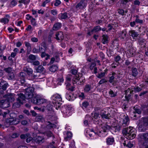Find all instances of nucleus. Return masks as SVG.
<instances>
[{
    "instance_id": "f257e3e1",
    "label": "nucleus",
    "mask_w": 148,
    "mask_h": 148,
    "mask_svg": "<svg viewBox=\"0 0 148 148\" xmlns=\"http://www.w3.org/2000/svg\"><path fill=\"white\" fill-rule=\"evenodd\" d=\"M135 129L130 127L128 128H125L123 130L122 132L128 139L132 140L134 138L136 135L135 134Z\"/></svg>"
},
{
    "instance_id": "f03ea898",
    "label": "nucleus",
    "mask_w": 148,
    "mask_h": 148,
    "mask_svg": "<svg viewBox=\"0 0 148 148\" xmlns=\"http://www.w3.org/2000/svg\"><path fill=\"white\" fill-rule=\"evenodd\" d=\"M51 99L53 100L52 103L54 105V107L56 109H58L61 105L60 102L62 100L61 95L58 94H55L52 96Z\"/></svg>"
},
{
    "instance_id": "7ed1b4c3",
    "label": "nucleus",
    "mask_w": 148,
    "mask_h": 148,
    "mask_svg": "<svg viewBox=\"0 0 148 148\" xmlns=\"http://www.w3.org/2000/svg\"><path fill=\"white\" fill-rule=\"evenodd\" d=\"M29 101L34 104L40 105L46 103L47 100L45 99L41 98L37 95L29 100Z\"/></svg>"
},
{
    "instance_id": "20e7f679",
    "label": "nucleus",
    "mask_w": 148,
    "mask_h": 148,
    "mask_svg": "<svg viewBox=\"0 0 148 148\" xmlns=\"http://www.w3.org/2000/svg\"><path fill=\"white\" fill-rule=\"evenodd\" d=\"M111 128L110 126L108 125L107 124L103 125L102 127V129L103 130L100 131L98 129L97 130L96 129L94 131L92 130V132H93L95 134L98 135L99 136L101 137L102 136V134L103 132H106L107 130H110Z\"/></svg>"
},
{
    "instance_id": "39448f33",
    "label": "nucleus",
    "mask_w": 148,
    "mask_h": 148,
    "mask_svg": "<svg viewBox=\"0 0 148 148\" xmlns=\"http://www.w3.org/2000/svg\"><path fill=\"white\" fill-rule=\"evenodd\" d=\"M142 88L138 86L134 88L133 90H131L130 89H128L125 91V97L126 100H128L130 98L131 94L133 93L134 91L135 92H138L140 91Z\"/></svg>"
},
{
    "instance_id": "423d86ee",
    "label": "nucleus",
    "mask_w": 148,
    "mask_h": 148,
    "mask_svg": "<svg viewBox=\"0 0 148 148\" xmlns=\"http://www.w3.org/2000/svg\"><path fill=\"white\" fill-rule=\"evenodd\" d=\"M121 120L120 122V125L122 127H125L128 126L129 124V119L128 116L125 114H123L121 116Z\"/></svg>"
},
{
    "instance_id": "0eeeda50",
    "label": "nucleus",
    "mask_w": 148,
    "mask_h": 148,
    "mask_svg": "<svg viewBox=\"0 0 148 148\" xmlns=\"http://www.w3.org/2000/svg\"><path fill=\"white\" fill-rule=\"evenodd\" d=\"M34 88L32 87H29L26 89L25 95L27 99H32L33 97V92Z\"/></svg>"
},
{
    "instance_id": "6e6552de",
    "label": "nucleus",
    "mask_w": 148,
    "mask_h": 148,
    "mask_svg": "<svg viewBox=\"0 0 148 148\" xmlns=\"http://www.w3.org/2000/svg\"><path fill=\"white\" fill-rule=\"evenodd\" d=\"M71 108L69 106L64 105L61 109V111H62L63 112V115L65 117H66L71 115Z\"/></svg>"
},
{
    "instance_id": "1a4fd4ad",
    "label": "nucleus",
    "mask_w": 148,
    "mask_h": 148,
    "mask_svg": "<svg viewBox=\"0 0 148 148\" xmlns=\"http://www.w3.org/2000/svg\"><path fill=\"white\" fill-rule=\"evenodd\" d=\"M25 73L23 72H21L19 73L17 79V82L18 83H20L21 84H19L20 85L21 84L22 85H23L25 83Z\"/></svg>"
},
{
    "instance_id": "9d476101",
    "label": "nucleus",
    "mask_w": 148,
    "mask_h": 148,
    "mask_svg": "<svg viewBox=\"0 0 148 148\" xmlns=\"http://www.w3.org/2000/svg\"><path fill=\"white\" fill-rule=\"evenodd\" d=\"M141 137L144 140L141 143L142 145L145 147V148H148V132L143 134Z\"/></svg>"
},
{
    "instance_id": "9b49d317",
    "label": "nucleus",
    "mask_w": 148,
    "mask_h": 148,
    "mask_svg": "<svg viewBox=\"0 0 148 148\" xmlns=\"http://www.w3.org/2000/svg\"><path fill=\"white\" fill-rule=\"evenodd\" d=\"M87 3V1L85 0H81L75 6V8L77 10L84 8L86 7Z\"/></svg>"
},
{
    "instance_id": "f8f14e48",
    "label": "nucleus",
    "mask_w": 148,
    "mask_h": 148,
    "mask_svg": "<svg viewBox=\"0 0 148 148\" xmlns=\"http://www.w3.org/2000/svg\"><path fill=\"white\" fill-rule=\"evenodd\" d=\"M83 77L79 78L78 76L76 75L74 76L73 78V83L74 84H80L81 83V82L82 80V82H84L85 79L84 78L83 79Z\"/></svg>"
},
{
    "instance_id": "ddd939ff",
    "label": "nucleus",
    "mask_w": 148,
    "mask_h": 148,
    "mask_svg": "<svg viewBox=\"0 0 148 148\" xmlns=\"http://www.w3.org/2000/svg\"><path fill=\"white\" fill-rule=\"evenodd\" d=\"M7 122H9L10 124L16 125L19 122V120L15 118H11L7 120Z\"/></svg>"
},
{
    "instance_id": "4468645a",
    "label": "nucleus",
    "mask_w": 148,
    "mask_h": 148,
    "mask_svg": "<svg viewBox=\"0 0 148 148\" xmlns=\"http://www.w3.org/2000/svg\"><path fill=\"white\" fill-rule=\"evenodd\" d=\"M44 138L43 137L39 136H36L33 139V142H36L38 144L42 143L43 142Z\"/></svg>"
},
{
    "instance_id": "2eb2a0df",
    "label": "nucleus",
    "mask_w": 148,
    "mask_h": 148,
    "mask_svg": "<svg viewBox=\"0 0 148 148\" xmlns=\"http://www.w3.org/2000/svg\"><path fill=\"white\" fill-rule=\"evenodd\" d=\"M5 97L6 99L5 100H7V101L10 103L13 101L14 100V98L13 94L8 93L5 95Z\"/></svg>"
},
{
    "instance_id": "dca6fc26",
    "label": "nucleus",
    "mask_w": 148,
    "mask_h": 148,
    "mask_svg": "<svg viewBox=\"0 0 148 148\" xmlns=\"http://www.w3.org/2000/svg\"><path fill=\"white\" fill-rule=\"evenodd\" d=\"M90 117L93 121H95V119L98 120L100 118L99 113L97 112H93L91 113Z\"/></svg>"
},
{
    "instance_id": "f3484780",
    "label": "nucleus",
    "mask_w": 148,
    "mask_h": 148,
    "mask_svg": "<svg viewBox=\"0 0 148 148\" xmlns=\"http://www.w3.org/2000/svg\"><path fill=\"white\" fill-rule=\"evenodd\" d=\"M56 38L58 40H63L64 38L63 33L61 32H59L56 33Z\"/></svg>"
},
{
    "instance_id": "a211bd4d",
    "label": "nucleus",
    "mask_w": 148,
    "mask_h": 148,
    "mask_svg": "<svg viewBox=\"0 0 148 148\" xmlns=\"http://www.w3.org/2000/svg\"><path fill=\"white\" fill-rule=\"evenodd\" d=\"M26 99V96L22 93H20L18 95V97L17 99V101H20L21 103H23V101Z\"/></svg>"
},
{
    "instance_id": "6ab92c4d",
    "label": "nucleus",
    "mask_w": 148,
    "mask_h": 148,
    "mask_svg": "<svg viewBox=\"0 0 148 148\" xmlns=\"http://www.w3.org/2000/svg\"><path fill=\"white\" fill-rule=\"evenodd\" d=\"M0 103L2 104L1 106L3 108H6L10 106V102L8 101L7 100H2L0 101Z\"/></svg>"
},
{
    "instance_id": "aec40b11",
    "label": "nucleus",
    "mask_w": 148,
    "mask_h": 148,
    "mask_svg": "<svg viewBox=\"0 0 148 148\" xmlns=\"http://www.w3.org/2000/svg\"><path fill=\"white\" fill-rule=\"evenodd\" d=\"M101 116L102 118L107 119H109L111 117L110 113L106 114V111H103V112H101Z\"/></svg>"
},
{
    "instance_id": "412c9836",
    "label": "nucleus",
    "mask_w": 148,
    "mask_h": 148,
    "mask_svg": "<svg viewBox=\"0 0 148 148\" xmlns=\"http://www.w3.org/2000/svg\"><path fill=\"white\" fill-rule=\"evenodd\" d=\"M129 33V35L130 36H131L133 39L135 38L138 35V33L134 30H131L130 31Z\"/></svg>"
},
{
    "instance_id": "4be33fe9",
    "label": "nucleus",
    "mask_w": 148,
    "mask_h": 148,
    "mask_svg": "<svg viewBox=\"0 0 148 148\" xmlns=\"http://www.w3.org/2000/svg\"><path fill=\"white\" fill-rule=\"evenodd\" d=\"M24 71L27 73L29 76L32 75L33 70L28 66H26L24 68Z\"/></svg>"
},
{
    "instance_id": "5701e85b",
    "label": "nucleus",
    "mask_w": 148,
    "mask_h": 148,
    "mask_svg": "<svg viewBox=\"0 0 148 148\" xmlns=\"http://www.w3.org/2000/svg\"><path fill=\"white\" fill-rule=\"evenodd\" d=\"M10 17L8 15H6L5 17L0 19V22L1 23L5 24L8 23L10 20Z\"/></svg>"
},
{
    "instance_id": "b1692460",
    "label": "nucleus",
    "mask_w": 148,
    "mask_h": 148,
    "mask_svg": "<svg viewBox=\"0 0 148 148\" xmlns=\"http://www.w3.org/2000/svg\"><path fill=\"white\" fill-rule=\"evenodd\" d=\"M127 32L125 29L120 31L119 33V37L121 38L124 39L126 36Z\"/></svg>"
},
{
    "instance_id": "393cba45",
    "label": "nucleus",
    "mask_w": 148,
    "mask_h": 148,
    "mask_svg": "<svg viewBox=\"0 0 148 148\" xmlns=\"http://www.w3.org/2000/svg\"><path fill=\"white\" fill-rule=\"evenodd\" d=\"M36 59V56L33 54L30 55L27 59V61L28 62L31 63L33 62Z\"/></svg>"
},
{
    "instance_id": "a878e982",
    "label": "nucleus",
    "mask_w": 148,
    "mask_h": 148,
    "mask_svg": "<svg viewBox=\"0 0 148 148\" xmlns=\"http://www.w3.org/2000/svg\"><path fill=\"white\" fill-rule=\"evenodd\" d=\"M0 85H2V89L5 90H6L8 86V83L4 80H2L0 82Z\"/></svg>"
},
{
    "instance_id": "bb28decb",
    "label": "nucleus",
    "mask_w": 148,
    "mask_h": 148,
    "mask_svg": "<svg viewBox=\"0 0 148 148\" xmlns=\"http://www.w3.org/2000/svg\"><path fill=\"white\" fill-rule=\"evenodd\" d=\"M102 42L103 44H106L108 43V37L106 34H103L102 36Z\"/></svg>"
},
{
    "instance_id": "cd10ccee",
    "label": "nucleus",
    "mask_w": 148,
    "mask_h": 148,
    "mask_svg": "<svg viewBox=\"0 0 148 148\" xmlns=\"http://www.w3.org/2000/svg\"><path fill=\"white\" fill-rule=\"evenodd\" d=\"M61 24L60 23H55L53 27V30H57L60 28L61 27Z\"/></svg>"
},
{
    "instance_id": "c85d7f7f",
    "label": "nucleus",
    "mask_w": 148,
    "mask_h": 148,
    "mask_svg": "<svg viewBox=\"0 0 148 148\" xmlns=\"http://www.w3.org/2000/svg\"><path fill=\"white\" fill-rule=\"evenodd\" d=\"M35 69L37 73H41L45 71V68L42 65H39L38 67H36Z\"/></svg>"
},
{
    "instance_id": "c756f323",
    "label": "nucleus",
    "mask_w": 148,
    "mask_h": 148,
    "mask_svg": "<svg viewBox=\"0 0 148 148\" xmlns=\"http://www.w3.org/2000/svg\"><path fill=\"white\" fill-rule=\"evenodd\" d=\"M67 13L65 12L63 13H60L58 15V18L60 19H65L67 18Z\"/></svg>"
},
{
    "instance_id": "7c9ffc66",
    "label": "nucleus",
    "mask_w": 148,
    "mask_h": 148,
    "mask_svg": "<svg viewBox=\"0 0 148 148\" xmlns=\"http://www.w3.org/2000/svg\"><path fill=\"white\" fill-rule=\"evenodd\" d=\"M135 52V50L133 48H130L127 51V53L130 56H132Z\"/></svg>"
},
{
    "instance_id": "2f4dec72",
    "label": "nucleus",
    "mask_w": 148,
    "mask_h": 148,
    "mask_svg": "<svg viewBox=\"0 0 148 148\" xmlns=\"http://www.w3.org/2000/svg\"><path fill=\"white\" fill-rule=\"evenodd\" d=\"M46 109L48 110H51L52 109L53 107H54V105L53 104L52 105L51 102L50 101H47V102Z\"/></svg>"
},
{
    "instance_id": "473e14b6",
    "label": "nucleus",
    "mask_w": 148,
    "mask_h": 148,
    "mask_svg": "<svg viewBox=\"0 0 148 148\" xmlns=\"http://www.w3.org/2000/svg\"><path fill=\"white\" fill-rule=\"evenodd\" d=\"M114 141V138L113 137H109L107 138L106 142L108 145H111L113 144Z\"/></svg>"
},
{
    "instance_id": "72a5a7b5",
    "label": "nucleus",
    "mask_w": 148,
    "mask_h": 148,
    "mask_svg": "<svg viewBox=\"0 0 148 148\" xmlns=\"http://www.w3.org/2000/svg\"><path fill=\"white\" fill-rule=\"evenodd\" d=\"M101 30V28L99 26L95 27L93 29L91 30V32L95 33L98 32Z\"/></svg>"
},
{
    "instance_id": "f704fd0d",
    "label": "nucleus",
    "mask_w": 148,
    "mask_h": 148,
    "mask_svg": "<svg viewBox=\"0 0 148 148\" xmlns=\"http://www.w3.org/2000/svg\"><path fill=\"white\" fill-rule=\"evenodd\" d=\"M45 134L48 137H52L53 140H55V137L53 135L52 132L50 131H49L46 132L45 133Z\"/></svg>"
},
{
    "instance_id": "c9c22d12",
    "label": "nucleus",
    "mask_w": 148,
    "mask_h": 148,
    "mask_svg": "<svg viewBox=\"0 0 148 148\" xmlns=\"http://www.w3.org/2000/svg\"><path fill=\"white\" fill-rule=\"evenodd\" d=\"M72 136V134L70 132H68L66 134V136L64 137V140L65 141H67L71 139Z\"/></svg>"
},
{
    "instance_id": "e433bc0d",
    "label": "nucleus",
    "mask_w": 148,
    "mask_h": 148,
    "mask_svg": "<svg viewBox=\"0 0 148 148\" xmlns=\"http://www.w3.org/2000/svg\"><path fill=\"white\" fill-rule=\"evenodd\" d=\"M58 69V67L56 65H53L51 66L49 70L50 71L54 72Z\"/></svg>"
},
{
    "instance_id": "4c0bfd02",
    "label": "nucleus",
    "mask_w": 148,
    "mask_h": 148,
    "mask_svg": "<svg viewBox=\"0 0 148 148\" xmlns=\"http://www.w3.org/2000/svg\"><path fill=\"white\" fill-rule=\"evenodd\" d=\"M112 76L110 77L109 82L110 83H112L114 82L115 76L116 75V74L114 72H113L112 73Z\"/></svg>"
},
{
    "instance_id": "58836bf2",
    "label": "nucleus",
    "mask_w": 148,
    "mask_h": 148,
    "mask_svg": "<svg viewBox=\"0 0 148 148\" xmlns=\"http://www.w3.org/2000/svg\"><path fill=\"white\" fill-rule=\"evenodd\" d=\"M138 73L137 69L135 68H133L132 70V75L134 77H136Z\"/></svg>"
},
{
    "instance_id": "ea45409f",
    "label": "nucleus",
    "mask_w": 148,
    "mask_h": 148,
    "mask_svg": "<svg viewBox=\"0 0 148 148\" xmlns=\"http://www.w3.org/2000/svg\"><path fill=\"white\" fill-rule=\"evenodd\" d=\"M23 103H21L20 101H18L14 103L13 105V107L14 108H18L19 107L21 104Z\"/></svg>"
},
{
    "instance_id": "a19ab883",
    "label": "nucleus",
    "mask_w": 148,
    "mask_h": 148,
    "mask_svg": "<svg viewBox=\"0 0 148 148\" xmlns=\"http://www.w3.org/2000/svg\"><path fill=\"white\" fill-rule=\"evenodd\" d=\"M122 127V126L120 125H115L113 127V130H114L115 132L119 131Z\"/></svg>"
},
{
    "instance_id": "79ce46f5",
    "label": "nucleus",
    "mask_w": 148,
    "mask_h": 148,
    "mask_svg": "<svg viewBox=\"0 0 148 148\" xmlns=\"http://www.w3.org/2000/svg\"><path fill=\"white\" fill-rule=\"evenodd\" d=\"M30 1V0H19L18 1V3H22L23 4L27 5L28 4Z\"/></svg>"
},
{
    "instance_id": "37998d69",
    "label": "nucleus",
    "mask_w": 148,
    "mask_h": 148,
    "mask_svg": "<svg viewBox=\"0 0 148 148\" xmlns=\"http://www.w3.org/2000/svg\"><path fill=\"white\" fill-rule=\"evenodd\" d=\"M66 97V99L69 101H71L73 100V95L71 93H67Z\"/></svg>"
},
{
    "instance_id": "c03bdc74",
    "label": "nucleus",
    "mask_w": 148,
    "mask_h": 148,
    "mask_svg": "<svg viewBox=\"0 0 148 148\" xmlns=\"http://www.w3.org/2000/svg\"><path fill=\"white\" fill-rule=\"evenodd\" d=\"M89 104L88 102L85 101L82 103L81 107L83 109H84L87 108L89 105Z\"/></svg>"
},
{
    "instance_id": "a18cd8bd",
    "label": "nucleus",
    "mask_w": 148,
    "mask_h": 148,
    "mask_svg": "<svg viewBox=\"0 0 148 148\" xmlns=\"http://www.w3.org/2000/svg\"><path fill=\"white\" fill-rule=\"evenodd\" d=\"M25 46L27 47V49L28 51H30L31 49V44L27 42H25Z\"/></svg>"
},
{
    "instance_id": "49530a36",
    "label": "nucleus",
    "mask_w": 148,
    "mask_h": 148,
    "mask_svg": "<svg viewBox=\"0 0 148 148\" xmlns=\"http://www.w3.org/2000/svg\"><path fill=\"white\" fill-rule=\"evenodd\" d=\"M46 118L47 120H49L51 121L55 120L56 119V117L55 116L48 115L47 116Z\"/></svg>"
},
{
    "instance_id": "de8ad7c7",
    "label": "nucleus",
    "mask_w": 148,
    "mask_h": 148,
    "mask_svg": "<svg viewBox=\"0 0 148 148\" xmlns=\"http://www.w3.org/2000/svg\"><path fill=\"white\" fill-rule=\"evenodd\" d=\"M4 70L8 74L13 72L12 68L10 67L4 68Z\"/></svg>"
},
{
    "instance_id": "09e8293b",
    "label": "nucleus",
    "mask_w": 148,
    "mask_h": 148,
    "mask_svg": "<svg viewBox=\"0 0 148 148\" xmlns=\"http://www.w3.org/2000/svg\"><path fill=\"white\" fill-rule=\"evenodd\" d=\"M114 61L118 64H119V61L121 59V57L119 55H117L114 58Z\"/></svg>"
},
{
    "instance_id": "8fccbe9b",
    "label": "nucleus",
    "mask_w": 148,
    "mask_h": 148,
    "mask_svg": "<svg viewBox=\"0 0 148 148\" xmlns=\"http://www.w3.org/2000/svg\"><path fill=\"white\" fill-rule=\"evenodd\" d=\"M91 89V86L89 84H87L85 87L84 90L85 92H87L90 91Z\"/></svg>"
},
{
    "instance_id": "3c124183",
    "label": "nucleus",
    "mask_w": 148,
    "mask_h": 148,
    "mask_svg": "<svg viewBox=\"0 0 148 148\" xmlns=\"http://www.w3.org/2000/svg\"><path fill=\"white\" fill-rule=\"evenodd\" d=\"M111 97H115L117 93L114 92L111 90H110L108 92Z\"/></svg>"
},
{
    "instance_id": "603ef678",
    "label": "nucleus",
    "mask_w": 148,
    "mask_h": 148,
    "mask_svg": "<svg viewBox=\"0 0 148 148\" xmlns=\"http://www.w3.org/2000/svg\"><path fill=\"white\" fill-rule=\"evenodd\" d=\"M73 77V76L71 74H68L66 77V82H67L71 81L72 78Z\"/></svg>"
},
{
    "instance_id": "864d4df0",
    "label": "nucleus",
    "mask_w": 148,
    "mask_h": 148,
    "mask_svg": "<svg viewBox=\"0 0 148 148\" xmlns=\"http://www.w3.org/2000/svg\"><path fill=\"white\" fill-rule=\"evenodd\" d=\"M8 78L9 79H14L15 77L14 72L8 74Z\"/></svg>"
},
{
    "instance_id": "5fc2aeb1",
    "label": "nucleus",
    "mask_w": 148,
    "mask_h": 148,
    "mask_svg": "<svg viewBox=\"0 0 148 148\" xmlns=\"http://www.w3.org/2000/svg\"><path fill=\"white\" fill-rule=\"evenodd\" d=\"M55 143V141H52V143H51L47 146L46 148H56L54 145Z\"/></svg>"
},
{
    "instance_id": "6e6d98bb",
    "label": "nucleus",
    "mask_w": 148,
    "mask_h": 148,
    "mask_svg": "<svg viewBox=\"0 0 148 148\" xmlns=\"http://www.w3.org/2000/svg\"><path fill=\"white\" fill-rule=\"evenodd\" d=\"M143 121L145 125L148 126V118H144Z\"/></svg>"
},
{
    "instance_id": "4d7b16f0",
    "label": "nucleus",
    "mask_w": 148,
    "mask_h": 148,
    "mask_svg": "<svg viewBox=\"0 0 148 148\" xmlns=\"http://www.w3.org/2000/svg\"><path fill=\"white\" fill-rule=\"evenodd\" d=\"M106 75L103 72L99 73L96 75L97 77L101 79L104 77Z\"/></svg>"
},
{
    "instance_id": "13d9d810",
    "label": "nucleus",
    "mask_w": 148,
    "mask_h": 148,
    "mask_svg": "<svg viewBox=\"0 0 148 148\" xmlns=\"http://www.w3.org/2000/svg\"><path fill=\"white\" fill-rule=\"evenodd\" d=\"M126 147L129 148H133L134 147V144H133L131 142H129L127 144Z\"/></svg>"
},
{
    "instance_id": "bf43d9fd",
    "label": "nucleus",
    "mask_w": 148,
    "mask_h": 148,
    "mask_svg": "<svg viewBox=\"0 0 148 148\" xmlns=\"http://www.w3.org/2000/svg\"><path fill=\"white\" fill-rule=\"evenodd\" d=\"M135 21L136 23L139 24H143L144 22L143 20L140 19V18L135 19Z\"/></svg>"
},
{
    "instance_id": "052dcab7",
    "label": "nucleus",
    "mask_w": 148,
    "mask_h": 148,
    "mask_svg": "<svg viewBox=\"0 0 148 148\" xmlns=\"http://www.w3.org/2000/svg\"><path fill=\"white\" fill-rule=\"evenodd\" d=\"M50 2V1L49 0H45V1H43L41 5V6L43 7H45L46 5L49 3Z\"/></svg>"
},
{
    "instance_id": "680f3d73",
    "label": "nucleus",
    "mask_w": 148,
    "mask_h": 148,
    "mask_svg": "<svg viewBox=\"0 0 148 148\" xmlns=\"http://www.w3.org/2000/svg\"><path fill=\"white\" fill-rule=\"evenodd\" d=\"M118 12L121 15H123L125 14V11L123 9H119L118 10Z\"/></svg>"
},
{
    "instance_id": "e2e57ef3",
    "label": "nucleus",
    "mask_w": 148,
    "mask_h": 148,
    "mask_svg": "<svg viewBox=\"0 0 148 148\" xmlns=\"http://www.w3.org/2000/svg\"><path fill=\"white\" fill-rule=\"evenodd\" d=\"M29 136H29L27 138L26 140V141L27 143H29L31 141H32L33 142V139L32 137Z\"/></svg>"
},
{
    "instance_id": "0e129e2a",
    "label": "nucleus",
    "mask_w": 148,
    "mask_h": 148,
    "mask_svg": "<svg viewBox=\"0 0 148 148\" xmlns=\"http://www.w3.org/2000/svg\"><path fill=\"white\" fill-rule=\"evenodd\" d=\"M143 110L145 113L148 114V105L147 106L146 105L144 106V107L143 108Z\"/></svg>"
},
{
    "instance_id": "69168bd1",
    "label": "nucleus",
    "mask_w": 148,
    "mask_h": 148,
    "mask_svg": "<svg viewBox=\"0 0 148 148\" xmlns=\"http://www.w3.org/2000/svg\"><path fill=\"white\" fill-rule=\"evenodd\" d=\"M61 3V2L60 0H55L54 5L56 6H57Z\"/></svg>"
},
{
    "instance_id": "338daca9",
    "label": "nucleus",
    "mask_w": 148,
    "mask_h": 148,
    "mask_svg": "<svg viewBox=\"0 0 148 148\" xmlns=\"http://www.w3.org/2000/svg\"><path fill=\"white\" fill-rule=\"evenodd\" d=\"M17 3V1L15 0H13L11 2V5L12 6H15Z\"/></svg>"
},
{
    "instance_id": "774afa93",
    "label": "nucleus",
    "mask_w": 148,
    "mask_h": 148,
    "mask_svg": "<svg viewBox=\"0 0 148 148\" xmlns=\"http://www.w3.org/2000/svg\"><path fill=\"white\" fill-rule=\"evenodd\" d=\"M99 56L101 58L102 60H103L105 58V55L101 51L99 52Z\"/></svg>"
}]
</instances>
